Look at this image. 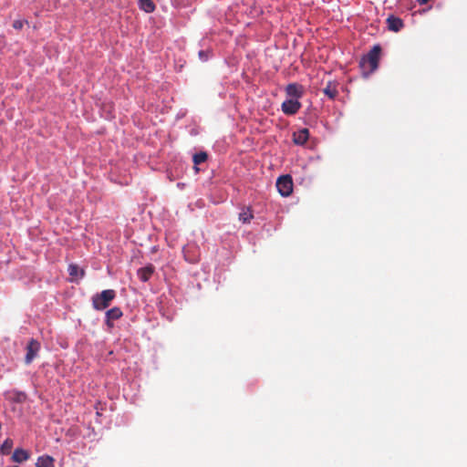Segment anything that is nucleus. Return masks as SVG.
<instances>
[{"mask_svg": "<svg viewBox=\"0 0 467 467\" xmlns=\"http://www.w3.org/2000/svg\"><path fill=\"white\" fill-rule=\"evenodd\" d=\"M430 0H418V2L421 5L427 4Z\"/></svg>", "mask_w": 467, "mask_h": 467, "instance_id": "4be33fe9", "label": "nucleus"}, {"mask_svg": "<svg viewBox=\"0 0 467 467\" xmlns=\"http://www.w3.org/2000/svg\"><path fill=\"white\" fill-rule=\"evenodd\" d=\"M276 188L282 196H289L293 192V181L290 175H282L276 181Z\"/></svg>", "mask_w": 467, "mask_h": 467, "instance_id": "7ed1b4c3", "label": "nucleus"}, {"mask_svg": "<svg viewBox=\"0 0 467 467\" xmlns=\"http://www.w3.org/2000/svg\"><path fill=\"white\" fill-rule=\"evenodd\" d=\"M154 271L155 267L152 265H148L138 270V276L142 282H147L150 280Z\"/></svg>", "mask_w": 467, "mask_h": 467, "instance_id": "9d476101", "label": "nucleus"}, {"mask_svg": "<svg viewBox=\"0 0 467 467\" xmlns=\"http://www.w3.org/2000/svg\"><path fill=\"white\" fill-rule=\"evenodd\" d=\"M301 108V103L297 99H285L281 106L282 111L285 115H295Z\"/></svg>", "mask_w": 467, "mask_h": 467, "instance_id": "39448f33", "label": "nucleus"}, {"mask_svg": "<svg viewBox=\"0 0 467 467\" xmlns=\"http://www.w3.org/2000/svg\"><path fill=\"white\" fill-rule=\"evenodd\" d=\"M199 57L202 59V60H206L207 59V55L205 54L204 51H200L199 52Z\"/></svg>", "mask_w": 467, "mask_h": 467, "instance_id": "412c9836", "label": "nucleus"}, {"mask_svg": "<svg viewBox=\"0 0 467 467\" xmlns=\"http://www.w3.org/2000/svg\"><path fill=\"white\" fill-rule=\"evenodd\" d=\"M386 22L388 25V28L393 32H399L404 26V23H403L402 19H400V17L394 16H389L387 18Z\"/></svg>", "mask_w": 467, "mask_h": 467, "instance_id": "6e6552de", "label": "nucleus"}, {"mask_svg": "<svg viewBox=\"0 0 467 467\" xmlns=\"http://www.w3.org/2000/svg\"><path fill=\"white\" fill-rule=\"evenodd\" d=\"M24 26V21L22 20H15L13 22V27L15 29H21Z\"/></svg>", "mask_w": 467, "mask_h": 467, "instance_id": "aec40b11", "label": "nucleus"}, {"mask_svg": "<svg viewBox=\"0 0 467 467\" xmlns=\"http://www.w3.org/2000/svg\"><path fill=\"white\" fill-rule=\"evenodd\" d=\"M122 317V311L119 307H112L106 312V324L109 327H113V320L119 319Z\"/></svg>", "mask_w": 467, "mask_h": 467, "instance_id": "0eeeda50", "label": "nucleus"}, {"mask_svg": "<svg viewBox=\"0 0 467 467\" xmlns=\"http://www.w3.org/2000/svg\"><path fill=\"white\" fill-rule=\"evenodd\" d=\"M36 467H55L54 460L50 456H41L37 459Z\"/></svg>", "mask_w": 467, "mask_h": 467, "instance_id": "2eb2a0df", "label": "nucleus"}, {"mask_svg": "<svg viewBox=\"0 0 467 467\" xmlns=\"http://www.w3.org/2000/svg\"><path fill=\"white\" fill-rule=\"evenodd\" d=\"M254 218V213L251 207H244L239 213V220L244 223H249Z\"/></svg>", "mask_w": 467, "mask_h": 467, "instance_id": "ddd939ff", "label": "nucleus"}, {"mask_svg": "<svg viewBox=\"0 0 467 467\" xmlns=\"http://www.w3.org/2000/svg\"><path fill=\"white\" fill-rule=\"evenodd\" d=\"M68 274L71 277L78 278V277H83L84 276V271L82 269H79V267L77 265H69L68 266Z\"/></svg>", "mask_w": 467, "mask_h": 467, "instance_id": "f3484780", "label": "nucleus"}, {"mask_svg": "<svg viewBox=\"0 0 467 467\" xmlns=\"http://www.w3.org/2000/svg\"><path fill=\"white\" fill-rule=\"evenodd\" d=\"M8 394L9 399L17 403H23L26 400V394L20 390H12Z\"/></svg>", "mask_w": 467, "mask_h": 467, "instance_id": "4468645a", "label": "nucleus"}, {"mask_svg": "<svg viewBox=\"0 0 467 467\" xmlns=\"http://www.w3.org/2000/svg\"><path fill=\"white\" fill-rule=\"evenodd\" d=\"M140 9L147 13H151L155 10V5L151 0H139Z\"/></svg>", "mask_w": 467, "mask_h": 467, "instance_id": "dca6fc26", "label": "nucleus"}, {"mask_svg": "<svg viewBox=\"0 0 467 467\" xmlns=\"http://www.w3.org/2000/svg\"><path fill=\"white\" fill-rule=\"evenodd\" d=\"M323 92L330 99H334L337 94V83L335 81H328L327 86L324 88Z\"/></svg>", "mask_w": 467, "mask_h": 467, "instance_id": "9b49d317", "label": "nucleus"}, {"mask_svg": "<svg viewBox=\"0 0 467 467\" xmlns=\"http://www.w3.org/2000/svg\"><path fill=\"white\" fill-rule=\"evenodd\" d=\"M285 93L292 99L298 100L304 94V88L297 83H290L285 88Z\"/></svg>", "mask_w": 467, "mask_h": 467, "instance_id": "423d86ee", "label": "nucleus"}, {"mask_svg": "<svg viewBox=\"0 0 467 467\" xmlns=\"http://www.w3.org/2000/svg\"><path fill=\"white\" fill-rule=\"evenodd\" d=\"M13 445H14V442H13V440L11 439H6L2 446L0 447V452L2 454H9L10 451H11V449L13 448Z\"/></svg>", "mask_w": 467, "mask_h": 467, "instance_id": "a211bd4d", "label": "nucleus"}, {"mask_svg": "<svg viewBox=\"0 0 467 467\" xmlns=\"http://www.w3.org/2000/svg\"><path fill=\"white\" fill-rule=\"evenodd\" d=\"M381 48L379 45L374 46L370 51L359 61V67L364 75L368 76L379 67Z\"/></svg>", "mask_w": 467, "mask_h": 467, "instance_id": "f257e3e1", "label": "nucleus"}, {"mask_svg": "<svg viewBox=\"0 0 467 467\" xmlns=\"http://www.w3.org/2000/svg\"><path fill=\"white\" fill-rule=\"evenodd\" d=\"M40 349V344L37 340L32 338L29 340L26 346V355L25 358L26 364H30L33 359L36 357Z\"/></svg>", "mask_w": 467, "mask_h": 467, "instance_id": "20e7f679", "label": "nucleus"}, {"mask_svg": "<svg viewBox=\"0 0 467 467\" xmlns=\"http://www.w3.org/2000/svg\"><path fill=\"white\" fill-rule=\"evenodd\" d=\"M116 297V292L113 289L103 290L99 294L92 296V306L94 309L101 311L109 306L111 301Z\"/></svg>", "mask_w": 467, "mask_h": 467, "instance_id": "f03ea898", "label": "nucleus"}, {"mask_svg": "<svg viewBox=\"0 0 467 467\" xmlns=\"http://www.w3.org/2000/svg\"><path fill=\"white\" fill-rule=\"evenodd\" d=\"M208 158V155L204 151L198 152L193 155V163L194 165H199L202 162H204Z\"/></svg>", "mask_w": 467, "mask_h": 467, "instance_id": "6ab92c4d", "label": "nucleus"}, {"mask_svg": "<svg viewBox=\"0 0 467 467\" xmlns=\"http://www.w3.org/2000/svg\"><path fill=\"white\" fill-rule=\"evenodd\" d=\"M29 458V453L27 451H25L23 449H16L13 455L12 460L15 462L21 463L25 461H26Z\"/></svg>", "mask_w": 467, "mask_h": 467, "instance_id": "f8f14e48", "label": "nucleus"}, {"mask_svg": "<svg viewBox=\"0 0 467 467\" xmlns=\"http://www.w3.org/2000/svg\"><path fill=\"white\" fill-rule=\"evenodd\" d=\"M309 137V131L307 129L299 130L293 134V141L295 144L303 145L306 142Z\"/></svg>", "mask_w": 467, "mask_h": 467, "instance_id": "1a4fd4ad", "label": "nucleus"}]
</instances>
